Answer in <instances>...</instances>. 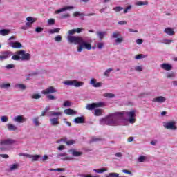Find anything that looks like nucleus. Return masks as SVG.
I'll use <instances>...</instances> for the list:
<instances>
[{
	"instance_id": "obj_51",
	"label": "nucleus",
	"mask_w": 177,
	"mask_h": 177,
	"mask_svg": "<svg viewBox=\"0 0 177 177\" xmlns=\"http://www.w3.org/2000/svg\"><path fill=\"white\" fill-rule=\"evenodd\" d=\"M78 16H84V13H80L79 12H75L73 13V17H78Z\"/></svg>"
},
{
	"instance_id": "obj_40",
	"label": "nucleus",
	"mask_w": 177,
	"mask_h": 177,
	"mask_svg": "<svg viewBox=\"0 0 177 177\" xmlns=\"http://www.w3.org/2000/svg\"><path fill=\"white\" fill-rule=\"evenodd\" d=\"M41 158V156L39 155H35L32 156L31 155V158L32 161H38V159H39Z\"/></svg>"
},
{
	"instance_id": "obj_1",
	"label": "nucleus",
	"mask_w": 177,
	"mask_h": 177,
	"mask_svg": "<svg viewBox=\"0 0 177 177\" xmlns=\"http://www.w3.org/2000/svg\"><path fill=\"white\" fill-rule=\"evenodd\" d=\"M136 113L135 111L112 113L106 118H102L100 120V124L101 125L118 127V125H121L126 120L130 124H135L136 121L135 119V117H136Z\"/></svg>"
},
{
	"instance_id": "obj_20",
	"label": "nucleus",
	"mask_w": 177,
	"mask_h": 177,
	"mask_svg": "<svg viewBox=\"0 0 177 177\" xmlns=\"http://www.w3.org/2000/svg\"><path fill=\"white\" fill-rule=\"evenodd\" d=\"M11 48H15V49H20L21 48V44L19 41H15V42H11L9 44Z\"/></svg>"
},
{
	"instance_id": "obj_35",
	"label": "nucleus",
	"mask_w": 177,
	"mask_h": 177,
	"mask_svg": "<svg viewBox=\"0 0 177 177\" xmlns=\"http://www.w3.org/2000/svg\"><path fill=\"white\" fill-rule=\"evenodd\" d=\"M97 49L102 50V48H104V42L103 41L98 42L97 44Z\"/></svg>"
},
{
	"instance_id": "obj_42",
	"label": "nucleus",
	"mask_w": 177,
	"mask_h": 177,
	"mask_svg": "<svg viewBox=\"0 0 177 177\" xmlns=\"http://www.w3.org/2000/svg\"><path fill=\"white\" fill-rule=\"evenodd\" d=\"M113 71V68H109L107 70L105 71V72L104 73V75L105 77H109V75H110V73Z\"/></svg>"
},
{
	"instance_id": "obj_60",
	"label": "nucleus",
	"mask_w": 177,
	"mask_h": 177,
	"mask_svg": "<svg viewBox=\"0 0 177 177\" xmlns=\"http://www.w3.org/2000/svg\"><path fill=\"white\" fill-rule=\"evenodd\" d=\"M122 41H124V39L122 37H118L115 39L116 44H121V42H122Z\"/></svg>"
},
{
	"instance_id": "obj_39",
	"label": "nucleus",
	"mask_w": 177,
	"mask_h": 177,
	"mask_svg": "<svg viewBox=\"0 0 177 177\" xmlns=\"http://www.w3.org/2000/svg\"><path fill=\"white\" fill-rule=\"evenodd\" d=\"M134 69L136 71H138V73H140L141 71H143V66H137L134 67Z\"/></svg>"
},
{
	"instance_id": "obj_5",
	"label": "nucleus",
	"mask_w": 177,
	"mask_h": 177,
	"mask_svg": "<svg viewBox=\"0 0 177 177\" xmlns=\"http://www.w3.org/2000/svg\"><path fill=\"white\" fill-rule=\"evenodd\" d=\"M97 107H104V102L88 104L86 106V110L90 111L95 110V109H97Z\"/></svg>"
},
{
	"instance_id": "obj_7",
	"label": "nucleus",
	"mask_w": 177,
	"mask_h": 177,
	"mask_svg": "<svg viewBox=\"0 0 177 177\" xmlns=\"http://www.w3.org/2000/svg\"><path fill=\"white\" fill-rule=\"evenodd\" d=\"M14 143H16V140H15L12 138H8L6 140H3L0 142V145L1 146H9V145H14Z\"/></svg>"
},
{
	"instance_id": "obj_34",
	"label": "nucleus",
	"mask_w": 177,
	"mask_h": 177,
	"mask_svg": "<svg viewBox=\"0 0 177 177\" xmlns=\"http://www.w3.org/2000/svg\"><path fill=\"white\" fill-rule=\"evenodd\" d=\"M11 59L12 60H17V61L20 60V57H19V53L17 51L15 53V55L12 56Z\"/></svg>"
},
{
	"instance_id": "obj_11",
	"label": "nucleus",
	"mask_w": 177,
	"mask_h": 177,
	"mask_svg": "<svg viewBox=\"0 0 177 177\" xmlns=\"http://www.w3.org/2000/svg\"><path fill=\"white\" fill-rule=\"evenodd\" d=\"M160 68H162V70H165L166 71H171V70H172V65L163 63L160 64Z\"/></svg>"
},
{
	"instance_id": "obj_47",
	"label": "nucleus",
	"mask_w": 177,
	"mask_h": 177,
	"mask_svg": "<svg viewBox=\"0 0 177 177\" xmlns=\"http://www.w3.org/2000/svg\"><path fill=\"white\" fill-rule=\"evenodd\" d=\"M146 160V156H140L138 158V162H145V161Z\"/></svg>"
},
{
	"instance_id": "obj_3",
	"label": "nucleus",
	"mask_w": 177,
	"mask_h": 177,
	"mask_svg": "<svg viewBox=\"0 0 177 177\" xmlns=\"http://www.w3.org/2000/svg\"><path fill=\"white\" fill-rule=\"evenodd\" d=\"M64 85L67 86H75V88H80L84 85V82H78L77 80H66L63 82Z\"/></svg>"
},
{
	"instance_id": "obj_46",
	"label": "nucleus",
	"mask_w": 177,
	"mask_h": 177,
	"mask_svg": "<svg viewBox=\"0 0 177 177\" xmlns=\"http://www.w3.org/2000/svg\"><path fill=\"white\" fill-rule=\"evenodd\" d=\"M118 37H121V34L119 32H115L112 35V38H118Z\"/></svg>"
},
{
	"instance_id": "obj_58",
	"label": "nucleus",
	"mask_w": 177,
	"mask_h": 177,
	"mask_svg": "<svg viewBox=\"0 0 177 177\" xmlns=\"http://www.w3.org/2000/svg\"><path fill=\"white\" fill-rule=\"evenodd\" d=\"M9 120V118H8L7 116H2L1 117V122H8Z\"/></svg>"
},
{
	"instance_id": "obj_37",
	"label": "nucleus",
	"mask_w": 177,
	"mask_h": 177,
	"mask_svg": "<svg viewBox=\"0 0 177 177\" xmlns=\"http://www.w3.org/2000/svg\"><path fill=\"white\" fill-rule=\"evenodd\" d=\"M118 173H109L105 175V177H118Z\"/></svg>"
},
{
	"instance_id": "obj_64",
	"label": "nucleus",
	"mask_w": 177,
	"mask_h": 177,
	"mask_svg": "<svg viewBox=\"0 0 177 177\" xmlns=\"http://www.w3.org/2000/svg\"><path fill=\"white\" fill-rule=\"evenodd\" d=\"M75 32V29H72L68 32V34H69V35H74Z\"/></svg>"
},
{
	"instance_id": "obj_48",
	"label": "nucleus",
	"mask_w": 177,
	"mask_h": 177,
	"mask_svg": "<svg viewBox=\"0 0 177 177\" xmlns=\"http://www.w3.org/2000/svg\"><path fill=\"white\" fill-rule=\"evenodd\" d=\"M135 5H136V6H142L143 5H147V3H145L143 1H137L136 2Z\"/></svg>"
},
{
	"instance_id": "obj_16",
	"label": "nucleus",
	"mask_w": 177,
	"mask_h": 177,
	"mask_svg": "<svg viewBox=\"0 0 177 177\" xmlns=\"http://www.w3.org/2000/svg\"><path fill=\"white\" fill-rule=\"evenodd\" d=\"M74 9V6H66L61 9L57 10L55 13L56 15H59V13H62V12H66V10Z\"/></svg>"
},
{
	"instance_id": "obj_56",
	"label": "nucleus",
	"mask_w": 177,
	"mask_h": 177,
	"mask_svg": "<svg viewBox=\"0 0 177 177\" xmlns=\"http://www.w3.org/2000/svg\"><path fill=\"white\" fill-rule=\"evenodd\" d=\"M35 31L39 34L40 32H42V31H44V28H41V27H37L35 28Z\"/></svg>"
},
{
	"instance_id": "obj_49",
	"label": "nucleus",
	"mask_w": 177,
	"mask_h": 177,
	"mask_svg": "<svg viewBox=\"0 0 177 177\" xmlns=\"http://www.w3.org/2000/svg\"><path fill=\"white\" fill-rule=\"evenodd\" d=\"M41 94H33L32 95V99H41Z\"/></svg>"
},
{
	"instance_id": "obj_36",
	"label": "nucleus",
	"mask_w": 177,
	"mask_h": 177,
	"mask_svg": "<svg viewBox=\"0 0 177 177\" xmlns=\"http://www.w3.org/2000/svg\"><path fill=\"white\" fill-rule=\"evenodd\" d=\"M104 97H108V99H113V97H115V95L113 93H105L104 94Z\"/></svg>"
},
{
	"instance_id": "obj_27",
	"label": "nucleus",
	"mask_w": 177,
	"mask_h": 177,
	"mask_svg": "<svg viewBox=\"0 0 177 177\" xmlns=\"http://www.w3.org/2000/svg\"><path fill=\"white\" fill-rule=\"evenodd\" d=\"M16 169H19L18 163H14L10 166V171H16Z\"/></svg>"
},
{
	"instance_id": "obj_62",
	"label": "nucleus",
	"mask_w": 177,
	"mask_h": 177,
	"mask_svg": "<svg viewBox=\"0 0 177 177\" xmlns=\"http://www.w3.org/2000/svg\"><path fill=\"white\" fill-rule=\"evenodd\" d=\"M131 9H132V6H129L124 10L123 13H128V10H131Z\"/></svg>"
},
{
	"instance_id": "obj_61",
	"label": "nucleus",
	"mask_w": 177,
	"mask_h": 177,
	"mask_svg": "<svg viewBox=\"0 0 177 177\" xmlns=\"http://www.w3.org/2000/svg\"><path fill=\"white\" fill-rule=\"evenodd\" d=\"M47 98H48L49 100H56V97L52 95H48Z\"/></svg>"
},
{
	"instance_id": "obj_63",
	"label": "nucleus",
	"mask_w": 177,
	"mask_h": 177,
	"mask_svg": "<svg viewBox=\"0 0 177 177\" xmlns=\"http://www.w3.org/2000/svg\"><path fill=\"white\" fill-rule=\"evenodd\" d=\"M128 22H127V21H120L118 22V24H119L120 26H124L125 24H127Z\"/></svg>"
},
{
	"instance_id": "obj_50",
	"label": "nucleus",
	"mask_w": 177,
	"mask_h": 177,
	"mask_svg": "<svg viewBox=\"0 0 177 177\" xmlns=\"http://www.w3.org/2000/svg\"><path fill=\"white\" fill-rule=\"evenodd\" d=\"M55 42H62V36L57 35L55 37Z\"/></svg>"
},
{
	"instance_id": "obj_32",
	"label": "nucleus",
	"mask_w": 177,
	"mask_h": 177,
	"mask_svg": "<svg viewBox=\"0 0 177 177\" xmlns=\"http://www.w3.org/2000/svg\"><path fill=\"white\" fill-rule=\"evenodd\" d=\"M17 52H18V56L19 57V60L23 61V58L24 57L25 51L22 50H19V51H17Z\"/></svg>"
},
{
	"instance_id": "obj_52",
	"label": "nucleus",
	"mask_w": 177,
	"mask_h": 177,
	"mask_svg": "<svg viewBox=\"0 0 177 177\" xmlns=\"http://www.w3.org/2000/svg\"><path fill=\"white\" fill-rule=\"evenodd\" d=\"M74 143H75V141L74 140H70L66 142V144L68 146H71V145H74Z\"/></svg>"
},
{
	"instance_id": "obj_15",
	"label": "nucleus",
	"mask_w": 177,
	"mask_h": 177,
	"mask_svg": "<svg viewBox=\"0 0 177 177\" xmlns=\"http://www.w3.org/2000/svg\"><path fill=\"white\" fill-rule=\"evenodd\" d=\"M50 125L52 127H57L60 122H59V118H50Z\"/></svg>"
},
{
	"instance_id": "obj_57",
	"label": "nucleus",
	"mask_w": 177,
	"mask_h": 177,
	"mask_svg": "<svg viewBox=\"0 0 177 177\" xmlns=\"http://www.w3.org/2000/svg\"><path fill=\"white\" fill-rule=\"evenodd\" d=\"M66 156H67V153L64 152V153L57 154V158H60V157H66Z\"/></svg>"
},
{
	"instance_id": "obj_18",
	"label": "nucleus",
	"mask_w": 177,
	"mask_h": 177,
	"mask_svg": "<svg viewBox=\"0 0 177 177\" xmlns=\"http://www.w3.org/2000/svg\"><path fill=\"white\" fill-rule=\"evenodd\" d=\"M14 88H15V89H19L20 91H26L27 89V86L24 84H15Z\"/></svg>"
},
{
	"instance_id": "obj_55",
	"label": "nucleus",
	"mask_w": 177,
	"mask_h": 177,
	"mask_svg": "<svg viewBox=\"0 0 177 177\" xmlns=\"http://www.w3.org/2000/svg\"><path fill=\"white\" fill-rule=\"evenodd\" d=\"M75 32L77 33V34H81V32L82 31H85V29L84 28H78L77 29H75Z\"/></svg>"
},
{
	"instance_id": "obj_22",
	"label": "nucleus",
	"mask_w": 177,
	"mask_h": 177,
	"mask_svg": "<svg viewBox=\"0 0 177 177\" xmlns=\"http://www.w3.org/2000/svg\"><path fill=\"white\" fill-rule=\"evenodd\" d=\"M47 115L48 117H59L62 115V112L50 111Z\"/></svg>"
},
{
	"instance_id": "obj_8",
	"label": "nucleus",
	"mask_w": 177,
	"mask_h": 177,
	"mask_svg": "<svg viewBox=\"0 0 177 177\" xmlns=\"http://www.w3.org/2000/svg\"><path fill=\"white\" fill-rule=\"evenodd\" d=\"M57 90H56L53 86H50L41 91L43 95H49L50 93H56Z\"/></svg>"
},
{
	"instance_id": "obj_24",
	"label": "nucleus",
	"mask_w": 177,
	"mask_h": 177,
	"mask_svg": "<svg viewBox=\"0 0 177 177\" xmlns=\"http://www.w3.org/2000/svg\"><path fill=\"white\" fill-rule=\"evenodd\" d=\"M93 172H96V174H103V172H107V168H100V169H93Z\"/></svg>"
},
{
	"instance_id": "obj_43",
	"label": "nucleus",
	"mask_w": 177,
	"mask_h": 177,
	"mask_svg": "<svg viewBox=\"0 0 177 177\" xmlns=\"http://www.w3.org/2000/svg\"><path fill=\"white\" fill-rule=\"evenodd\" d=\"M5 68L7 70H10L12 68H15V64H9L5 66Z\"/></svg>"
},
{
	"instance_id": "obj_6",
	"label": "nucleus",
	"mask_w": 177,
	"mask_h": 177,
	"mask_svg": "<svg viewBox=\"0 0 177 177\" xmlns=\"http://www.w3.org/2000/svg\"><path fill=\"white\" fill-rule=\"evenodd\" d=\"M0 55V60L2 62L3 60H6V59H9L13 53L11 51L7 50V51H3L1 53Z\"/></svg>"
},
{
	"instance_id": "obj_31",
	"label": "nucleus",
	"mask_w": 177,
	"mask_h": 177,
	"mask_svg": "<svg viewBox=\"0 0 177 177\" xmlns=\"http://www.w3.org/2000/svg\"><path fill=\"white\" fill-rule=\"evenodd\" d=\"M31 59V55L30 53H26L24 54L23 61H28Z\"/></svg>"
},
{
	"instance_id": "obj_33",
	"label": "nucleus",
	"mask_w": 177,
	"mask_h": 177,
	"mask_svg": "<svg viewBox=\"0 0 177 177\" xmlns=\"http://www.w3.org/2000/svg\"><path fill=\"white\" fill-rule=\"evenodd\" d=\"M33 124H35V127H39V117H36L33 118Z\"/></svg>"
},
{
	"instance_id": "obj_4",
	"label": "nucleus",
	"mask_w": 177,
	"mask_h": 177,
	"mask_svg": "<svg viewBox=\"0 0 177 177\" xmlns=\"http://www.w3.org/2000/svg\"><path fill=\"white\" fill-rule=\"evenodd\" d=\"M163 127L166 129H170V131H176V129H177L176 122H175V121L164 122Z\"/></svg>"
},
{
	"instance_id": "obj_28",
	"label": "nucleus",
	"mask_w": 177,
	"mask_h": 177,
	"mask_svg": "<svg viewBox=\"0 0 177 177\" xmlns=\"http://www.w3.org/2000/svg\"><path fill=\"white\" fill-rule=\"evenodd\" d=\"M103 114V110L102 109H95L94 111V115L99 117Z\"/></svg>"
},
{
	"instance_id": "obj_44",
	"label": "nucleus",
	"mask_w": 177,
	"mask_h": 177,
	"mask_svg": "<svg viewBox=\"0 0 177 177\" xmlns=\"http://www.w3.org/2000/svg\"><path fill=\"white\" fill-rule=\"evenodd\" d=\"M27 21L29 23H35V19L32 18V17H28L26 18Z\"/></svg>"
},
{
	"instance_id": "obj_17",
	"label": "nucleus",
	"mask_w": 177,
	"mask_h": 177,
	"mask_svg": "<svg viewBox=\"0 0 177 177\" xmlns=\"http://www.w3.org/2000/svg\"><path fill=\"white\" fill-rule=\"evenodd\" d=\"M73 122H75V124H84L85 118H84V116L77 117L74 119Z\"/></svg>"
},
{
	"instance_id": "obj_12",
	"label": "nucleus",
	"mask_w": 177,
	"mask_h": 177,
	"mask_svg": "<svg viewBox=\"0 0 177 177\" xmlns=\"http://www.w3.org/2000/svg\"><path fill=\"white\" fill-rule=\"evenodd\" d=\"M166 100H167V98H165V97L159 96V97L153 98L152 102H153L155 103H164Z\"/></svg>"
},
{
	"instance_id": "obj_41",
	"label": "nucleus",
	"mask_w": 177,
	"mask_h": 177,
	"mask_svg": "<svg viewBox=\"0 0 177 177\" xmlns=\"http://www.w3.org/2000/svg\"><path fill=\"white\" fill-rule=\"evenodd\" d=\"M166 77L167 78L172 79V78H175L176 75L174 72H171V73H167Z\"/></svg>"
},
{
	"instance_id": "obj_54",
	"label": "nucleus",
	"mask_w": 177,
	"mask_h": 177,
	"mask_svg": "<svg viewBox=\"0 0 177 177\" xmlns=\"http://www.w3.org/2000/svg\"><path fill=\"white\" fill-rule=\"evenodd\" d=\"M122 171L123 172V174H127L128 175H130V176H132L133 175V174H132L129 170L123 169L122 170Z\"/></svg>"
},
{
	"instance_id": "obj_13",
	"label": "nucleus",
	"mask_w": 177,
	"mask_h": 177,
	"mask_svg": "<svg viewBox=\"0 0 177 177\" xmlns=\"http://www.w3.org/2000/svg\"><path fill=\"white\" fill-rule=\"evenodd\" d=\"M96 35L97 38H99L100 41H102L103 38L107 35V32L106 31H97L96 32Z\"/></svg>"
},
{
	"instance_id": "obj_59",
	"label": "nucleus",
	"mask_w": 177,
	"mask_h": 177,
	"mask_svg": "<svg viewBox=\"0 0 177 177\" xmlns=\"http://www.w3.org/2000/svg\"><path fill=\"white\" fill-rule=\"evenodd\" d=\"M100 140H102V138L93 137L91 142H100Z\"/></svg>"
},
{
	"instance_id": "obj_29",
	"label": "nucleus",
	"mask_w": 177,
	"mask_h": 177,
	"mask_svg": "<svg viewBox=\"0 0 177 177\" xmlns=\"http://www.w3.org/2000/svg\"><path fill=\"white\" fill-rule=\"evenodd\" d=\"M147 55L139 54L135 57L136 60H140L141 59H146Z\"/></svg>"
},
{
	"instance_id": "obj_30",
	"label": "nucleus",
	"mask_w": 177,
	"mask_h": 177,
	"mask_svg": "<svg viewBox=\"0 0 177 177\" xmlns=\"http://www.w3.org/2000/svg\"><path fill=\"white\" fill-rule=\"evenodd\" d=\"M48 32L49 34H57L59 32H60V28H55V29H50L48 30Z\"/></svg>"
},
{
	"instance_id": "obj_38",
	"label": "nucleus",
	"mask_w": 177,
	"mask_h": 177,
	"mask_svg": "<svg viewBox=\"0 0 177 177\" xmlns=\"http://www.w3.org/2000/svg\"><path fill=\"white\" fill-rule=\"evenodd\" d=\"M113 10L116 12H121V10H124V8L121 6H116L113 8Z\"/></svg>"
},
{
	"instance_id": "obj_19",
	"label": "nucleus",
	"mask_w": 177,
	"mask_h": 177,
	"mask_svg": "<svg viewBox=\"0 0 177 177\" xmlns=\"http://www.w3.org/2000/svg\"><path fill=\"white\" fill-rule=\"evenodd\" d=\"M164 32L170 37L175 35V31H174V29L171 28H166L164 30Z\"/></svg>"
},
{
	"instance_id": "obj_9",
	"label": "nucleus",
	"mask_w": 177,
	"mask_h": 177,
	"mask_svg": "<svg viewBox=\"0 0 177 177\" xmlns=\"http://www.w3.org/2000/svg\"><path fill=\"white\" fill-rule=\"evenodd\" d=\"M15 122H18V124H23L27 121V118H24L23 115H17L13 118Z\"/></svg>"
},
{
	"instance_id": "obj_10",
	"label": "nucleus",
	"mask_w": 177,
	"mask_h": 177,
	"mask_svg": "<svg viewBox=\"0 0 177 177\" xmlns=\"http://www.w3.org/2000/svg\"><path fill=\"white\" fill-rule=\"evenodd\" d=\"M68 152L71 153L73 157H81V156L83 154L82 152L77 151L74 149H69Z\"/></svg>"
},
{
	"instance_id": "obj_26",
	"label": "nucleus",
	"mask_w": 177,
	"mask_h": 177,
	"mask_svg": "<svg viewBox=\"0 0 177 177\" xmlns=\"http://www.w3.org/2000/svg\"><path fill=\"white\" fill-rule=\"evenodd\" d=\"M10 87V83H2L0 84V88L1 89H9Z\"/></svg>"
},
{
	"instance_id": "obj_45",
	"label": "nucleus",
	"mask_w": 177,
	"mask_h": 177,
	"mask_svg": "<svg viewBox=\"0 0 177 177\" xmlns=\"http://www.w3.org/2000/svg\"><path fill=\"white\" fill-rule=\"evenodd\" d=\"M48 24L49 26H53L55 24V19L50 18L48 20Z\"/></svg>"
},
{
	"instance_id": "obj_21",
	"label": "nucleus",
	"mask_w": 177,
	"mask_h": 177,
	"mask_svg": "<svg viewBox=\"0 0 177 177\" xmlns=\"http://www.w3.org/2000/svg\"><path fill=\"white\" fill-rule=\"evenodd\" d=\"M64 114H66L67 115H75L77 114V111L71 109H67L64 111Z\"/></svg>"
},
{
	"instance_id": "obj_53",
	"label": "nucleus",
	"mask_w": 177,
	"mask_h": 177,
	"mask_svg": "<svg viewBox=\"0 0 177 177\" xmlns=\"http://www.w3.org/2000/svg\"><path fill=\"white\" fill-rule=\"evenodd\" d=\"M64 107H70L71 106V102L69 101H65L63 104Z\"/></svg>"
},
{
	"instance_id": "obj_2",
	"label": "nucleus",
	"mask_w": 177,
	"mask_h": 177,
	"mask_svg": "<svg viewBox=\"0 0 177 177\" xmlns=\"http://www.w3.org/2000/svg\"><path fill=\"white\" fill-rule=\"evenodd\" d=\"M67 39L69 44L78 45L77 48V52H82L84 49H86L87 50H91V49H96V47H92V44H91L92 41L88 38H84L81 36L68 35L67 37Z\"/></svg>"
},
{
	"instance_id": "obj_14",
	"label": "nucleus",
	"mask_w": 177,
	"mask_h": 177,
	"mask_svg": "<svg viewBox=\"0 0 177 177\" xmlns=\"http://www.w3.org/2000/svg\"><path fill=\"white\" fill-rule=\"evenodd\" d=\"M91 85L93 86V88H100L102 86L101 82H97L96 79H91L90 81Z\"/></svg>"
},
{
	"instance_id": "obj_23",
	"label": "nucleus",
	"mask_w": 177,
	"mask_h": 177,
	"mask_svg": "<svg viewBox=\"0 0 177 177\" xmlns=\"http://www.w3.org/2000/svg\"><path fill=\"white\" fill-rule=\"evenodd\" d=\"M6 127L8 131H17V127L15 124H8Z\"/></svg>"
},
{
	"instance_id": "obj_25",
	"label": "nucleus",
	"mask_w": 177,
	"mask_h": 177,
	"mask_svg": "<svg viewBox=\"0 0 177 177\" xmlns=\"http://www.w3.org/2000/svg\"><path fill=\"white\" fill-rule=\"evenodd\" d=\"M9 32H10L9 29L0 30V35H2L3 37H5V35H8Z\"/></svg>"
}]
</instances>
